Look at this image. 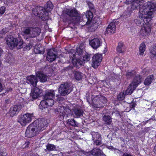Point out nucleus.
<instances>
[{"mask_svg":"<svg viewBox=\"0 0 156 156\" xmlns=\"http://www.w3.org/2000/svg\"><path fill=\"white\" fill-rule=\"evenodd\" d=\"M79 58L78 59H74L73 60V65L76 68H80L83 64V62Z\"/></svg>","mask_w":156,"mask_h":156,"instance_id":"bb28decb","label":"nucleus"},{"mask_svg":"<svg viewBox=\"0 0 156 156\" xmlns=\"http://www.w3.org/2000/svg\"><path fill=\"white\" fill-rule=\"evenodd\" d=\"M14 48L16 47L17 49H20L23 47V41L20 40H18L17 39V41L14 43Z\"/></svg>","mask_w":156,"mask_h":156,"instance_id":"cd10ccee","label":"nucleus"},{"mask_svg":"<svg viewBox=\"0 0 156 156\" xmlns=\"http://www.w3.org/2000/svg\"><path fill=\"white\" fill-rule=\"evenodd\" d=\"M65 13L70 17H73L76 18V20L74 21H78L80 20L81 17L80 13L75 8L72 9H66L65 11Z\"/></svg>","mask_w":156,"mask_h":156,"instance_id":"6e6552de","label":"nucleus"},{"mask_svg":"<svg viewBox=\"0 0 156 156\" xmlns=\"http://www.w3.org/2000/svg\"><path fill=\"white\" fill-rule=\"evenodd\" d=\"M90 44L94 49H96L101 45L100 40L97 38H94L90 41Z\"/></svg>","mask_w":156,"mask_h":156,"instance_id":"6ab92c4d","label":"nucleus"},{"mask_svg":"<svg viewBox=\"0 0 156 156\" xmlns=\"http://www.w3.org/2000/svg\"><path fill=\"white\" fill-rule=\"evenodd\" d=\"M136 88L133 87V86L130 84L127 89L124 92L125 95L131 94L133 90Z\"/></svg>","mask_w":156,"mask_h":156,"instance_id":"473e14b6","label":"nucleus"},{"mask_svg":"<svg viewBox=\"0 0 156 156\" xmlns=\"http://www.w3.org/2000/svg\"><path fill=\"white\" fill-rule=\"evenodd\" d=\"M73 88L70 85L67 83L61 84L58 89V91L60 95L65 96L68 94L72 90Z\"/></svg>","mask_w":156,"mask_h":156,"instance_id":"39448f33","label":"nucleus"},{"mask_svg":"<svg viewBox=\"0 0 156 156\" xmlns=\"http://www.w3.org/2000/svg\"><path fill=\"white\" fill-rule=\"evenodd\" d=\"M23 156H32L30 154V155H29L27 154H25L24 155H23Z\"/></svg>","mask_w":156,"mask_h":156,"instance_id":"e2e57ef3","label":"nucleus"},{"mask_svg":"<svg viewBox=\"0 0 156 156\" xmlns=\"http://www.w3.org/2000/svg\"><path fill=\"white\" fill-rule=\"evenodd\" d=\"M135 106H136V104L133 103H132L130 105V107L131 108H133L135 107Z\"/></svg>","mask_w":156,"mask_h":156,"instance_id":"6e6d98bb","label":"nucleus"},{"mask_svg":"<svg viewBox=\"0 0 156 156\" xmlns=\"http://www.w3.org/2000/svg\"><path fill=\"white\" fill-rule=\"evenodd\" d=\"M42 92V90L37 87L35 88L33 90H31L30 96L34 99L38 98Z\"/></svg>","mask_w":156,"mask_h":156,"instance_id":"aec40b11","label":"nucleus"},{"mask_svg":"<svg viewBox=\"0 0 156 156\" xmlns=\"http://www.w3.org/2000/svg\"><path fill=\"white\" fill-rule=\"evenodd\" d=\"M33 13L35 15L38 16L40 18H44L48 15V12H45L44 8L42 6H38L33 9Z\"/></svg>","mask_w":156,"mask_h":156,"instance_id":"0eeeda50","label":"nucleus"},{"mask_svg":"<svg viewBox=\"0 0 156 156\" xmlns=\"http://www.w3.org/2000/svg\"><path fill=\"white\" fill-rule=\"evenodd\" d=\"M57 53V51L55 48L50 49L48 52L46 60L50 62L53 61L56 58Z\"/></svg>","mask_w":156,"mask_h":156,"instance_id":"9b49d317","label":"nucleus"},{"mask_svg":"<svg viewBox=\"0 0 156 156\" xmlns=\"http://www.w3.org/2000/svg\"><path fill=\"white\" fill-rule=\"evenodd\" d=\"M85 18H84L83 20H82V21H84V23L82 24V21H81L80 22L81 25H85L86 24H88L90 23V22L93 20L92 18L93 17V14L92 12L91 11H89L86 12L85 14Z\"/></svg>","mask_w":156,"mask_h":156,"instance_id":"ddd939ff","label":"nucleus"},{"mask_svg":"<svg viewBox=\"0 0 156 156\" xmlns=\"http://www.w3.org/2000/svg\"><path fill=\"white\" fill-rule=\"evenodd\" d=\"M102 119L105 124L109 125L112 122V118L109 115H104L103 116Z\"/></svg>","mask_w":156,"mask_h":156,"instance_id":"b1692460","label":"nucleus"},{"mask_svg":"<svg viewBox=\"0 0 156 156\" xmlns=\"http://www.w3.org/2000/svg\"><path fill=\"white\" fill-rule=\"evenodd\" d=\"M60 112V115L62 116L63 118L68 117V115L71 112L70 110L68 108H65L64 107H59L58 110Z\"/></svg>","mask_w":156,"mask_h":156,"instance_id":"2eb2a0df","label":"nucleus"},{"mask_svg":"<svg viewBox=\"0 0 156 156\" xmlns=\"http://www.w3.org/2000/svg\"><path fill=\"white\" fill-rule=\"evenodd\" d=\"M73 73L74 77L76 79L80 80L81 79L82 73L81 72L77 71H74Z\"/></svg>","mask_w":156,"mask_h":156,"instance_id":"f704fd0d","label":"nucleus"},{"mask_svg":"<svg viewBox=\"0 0 156 156\" xmlns=\"http://www.w3.org/2000/svg\"><path fill=\"white\" fill-rule=\"evenodd\" d=\"M125 96L124 92H121L117 96V99L119 101H122L124 99Z\"/></svg>","mask_w":156,"mask_h":156,"instance_id":"c03bdc74","label":"nucleus"},{"mask_svg":"<svg viewBox=\"0 0 156 156\" xmlns=\"http://www.w3.org/2000/svg\"><path fill=\"white\" fill-rule=\"evenodd\" d=\"M14 60L13 56L11 54H8L6 55L5 61L9 63H11L13 62Z\"/></svg>","mask_w":156,"mask_h":156,"instance_id":"e433bc0d","label":"nucleus"},{"mask_svg":"<svg viewBox=\"0 0 156 156\" xmlns=\"http://www.w3.org/2000/svg\"><path fill=\"white\" fill-rule=\"evenodd\" d=\"M91 55L88 54H87L84 56L82 55V58L83 57V60L84 61H89L90 59V57Z\"/></svg>","mask_w":156,"mask_h":156,"instance_id":"de8ad7c7","label":"nucleus"},{"mask_svg":"<svg viewBox=\"0 0 156 156\" xmlns=\"http://www.w3.org/2000/svg\"><path fill=\"white\" fill-rule=\"evenodd\" d=\"M53 8V5L51 2L50 1L47 2L46 6H45L44 8L45 12H48L50 11Z\"/></svg>","mask_w":156,"mask_h":156,"instance_id":"c756f323","label":"nucleus"},{"mask_svg":"<svg viewBox=\"0 0 156 156\" xmlns=\"http://www.w3.org/2000/svg\"><path fill=\"white\" fill-rule=\"evenodd\" d=\"M83 50L80 47L78 48H76L75 54L73 55V57H74L76 55H77L78 57L79 56V57H78V58L81 59L82 56L83 55Z\"/></svg>","mask_w":156,"mask_h":156,"instance_id":"a878e982","label":"nucleus"},{"mask_svg":"<svg viewBox=\"0 0 156 156\" xmlns=\"http://www.w3.org/2000/svg\"><path fill=\"white\" fill-rule=\"evenodd\" d=\"M151 27L146 24L142 27L140 32V34L142 36H146L150 34L151 31Z\"/></svg>","mask_w":156,"mask_h":156,"instance_id":"4468645a","label":"nucleus"},{"mask_svg":"<svg viewBox=\"0 0 156 156\" xmlns=\"http://www.w3.org/2000/svg\"><path fill=\"white\" fill-rule=\"evenodd\" d=\"M100 96L97 95L92 100L93 105L97 108H100V104H99Z\"/></svg>","mask_w":156,"mask_h":156,"instance_id":"393cba45","label":"nucleus"},{"mask_svg":"<svg viewBox=\"0 0 156 156\" xmlns=\"http://www.w3.org/2000/svg\"><path fill=\"white\" fill-rule=\"evenodd\" d=\"M46 126H47V122L44 118L36 120L27 127L25 133L26 135L28 137L34 136L39 132L43 130Z\"/></svg>","mask_w":156,"mask_h":156,"instance_id":"f257e3e1","label":"nucleus"},{"mask_svg":"<svg viewBox=\"0 0 156 156\" xmlns=\"http://www.w3.org/2000/svg\"><path fill=\"white\" fill-rule=\"evenodd\" d=\"M131 12L128 10H126L123 13L121 16L124 17V18H127L130 16L131 15Z\"/></svg>","mask_w":156,"mask_h":156,"instance_id":"37998d69","label":"nucleus"},{"mask_svg":"<svg viewBox=\"0 0 156 156\" xmlns=\"http://www.w3.org/2000/svg\"><path fill=\"white\" fill-rule=\"evenodd\" d=\"M36 76L39 78L40 81L42 82H46L47 79V76L41 72L36 73Z\"/></svg>","mask_w":156,"mask_h":156,"instance_id":"5701e85b","label":"nucleus"},{"mask_svg":"<svg viewBox=\"0 0 156 156\" xmlns=\"http://www.w3.org/2000/svg\"><path fill=\"white\" fill-rule=\"evenodd\" d=\"M7 44L10 49H13L14 48V43L16 41L17 38H14L12 36L9 35L5 38Z\"/></svg>","mask_w":156,"mask_h":156,"instance_id":"f8f14e48","label":"nucleus"},{"mask_svg":"<svg viewBox=\"0 0 156 156\" xmlns=\"http://www.w3.org/2000/svg\"><path fill=\"white\" fill-rule=\"evenodd\" d=\"M146 50V45L144 43H142L140 45L139 52V54L142 55Z\"/></svg>","mask_w":156,"mask_h":156,"instance_id":"72a5a7b5","label":"nucleus"},{"mask_svg":"<svg viewBox=\"0 0 156 156\" xmlns=\"http://www.w3.org/2000/svg\"><path fill=\"white\" fill-rule=\"evenodd\" d=\"M156 11V3L152 2H148L147 4L143 6L140 9V18L143 19L144 21L149 22Z\"/></svg>","mask_w":156,"mask_h":156,"instance_id":"f03ea898","label":"nucleus"},{"mask_svg":"<svg viewBox=\"0 0 156 156\" xmlns=\"http://www.w3.org/2000/svg\"><path fill=\"white\" fill-rule=\"evenodd\" d=\"M106 99L103 96H100L99 104H100V108L104 106L103 104L106 103Z\"/></svg>","mask_w":156,"mask_h":156,"instance_id":"c9c22d12","label":"nucleus"},{"mask_svg":"<svg viewBox=\"0 0 156 156\" xmlns=\"http://www.w3.org/2000/svg\"><path fill=\"white\" fill-rule=\"evenodd\" d=\"M116 26V24L115 22H111L107 28L105 34H114L115 31Z\"/></svg>","mask_w":156,"mask_h":156,"instance_id":"a211bd4d","label":"nucleus"},{"mask_svg":"<svg viewBox=\"0 0 156 156\" xmlns=\"http://www.w3.org/2000/svg\"><path fill=\"white\" fill-rule=\"evenodd\" d=\"M5 102L6 104H8L10 102V101L9 99H6L5 100Z\"/></svg>","mask_w":156,"mask_h":156,"instance_id":"13d9d810","label":"nucleus"},{"mask_svg":"<svg viewBox=\"0 0 156 156\" xmlns=\"http://www.w3.org/2000/svg\"><path fill=\"white\" fill-rule=\"evenodd\" d=\"M101 137L98 138L97 139L93 140V144L96 146H100L102 144L101 142Z\"/></svg>","mask_w":156,"mask_h":156,"instance_id":"a19ab883","label":"nucleus"},{"mask_svg":"<svg viewBox=\"0 0 156 156\" xmlns=\"http://www.w3.org/2000/svg\"><path fill=\"white\" fill-rule=\"evenodd\" d=\"M87 5L90 8V9L91 10H93L94 9V6L93 4L91 2H88L87 3Z\"/></svg>","mask_w":156,"mask_h":156,"instance_id":"8fccbe9b","label":"nucleus"},{"mask_svg":"<svg viewBox=\"0 0 156 156\" xmlns=\"http://www.w3.org/2000/svg\"><path fill=\"white\" fill-rule=\"evenodd\" d=\"M40 33L41 30L38 27H27L24 28L22 33L23 36L33 38L38 36Z\"/></svg>","mask_w":156,"mask_h":156,"instance_id":"20e7f679","label":"nucleus"},{"mask_svg":"<svg viewBox=\"0 0 156 156\" xmlns=\"http://www.w3.org/2000/svg\"><path fill=\"white\" fill-rule=\"evenodd\" d=\"M60 99H62V100H63V97H60V98H58V100L59 101H60Z\"/></svg>","mask_w":156,"mask_h":156,"instance_id":"0e129e2a","label":"nucleus"},{"mask_svg":"<svg viewBox=\"0 0 156 156\" xmlns=\"http://www.w3.org/2000/svg\"><path fill=\"white\" fill-rule=\"evenodd\" d=\"M10 29H7L6 28L3 29L2 30V31L4 33H5L8 32H9Z\"/></svg>","mask_w":156,"mask_h":156,"instance_id":"5fc2aeb1","label":"nucleus"},{"mask_svg":"<svg viewBox=\"0 0 156 156\" xmlns=\"http://www.w3.org/2000/svg\"><path fill=\"white\" fill-rule=\"evenodd\" d=\"M67 124L74 127L78 126L79 124L74 119H70L67 121Z\"/></svg>","mask_w":156,"mask_h":156,"instance_id":"7c9ffc66","label":"nucleus"},{"mask_svg":"<svg viewBox=\"0 0 156 156\" xmlns=\"http://www.w3.org/2000/svg\"><path fill=\"white\" fill-rule=\"evenodd\" d=\"M135 72L134 71H127L126 72V76L128 78H130L133 76L135 75Z\"/></svg>","mask_w":156,"mask_h":156,"instance_id":"49530a36","label":"nucleus"},{"mask_svg":"<svg viewBox=\"0 0 156 156\" xmlns=\"http://www.w3.org/2000/svg\"><path fill=\"white\" fill-rule=\"evenodd\" d=\"M150 51L153 57L156 56V45H154L151 48Z\"/></svg>","mask_w":156,"mask_h":156,"instance_id":"a18cd8bd","label":"nucleus"},{"mask_svg":"<svg viewBox=\"0 0 156 156\" xmlns=\"http://www.w3.org/2000/svg\"><path fill=\"white\" fill-rule=\"evenodd\" d=\"M55 96L53 90H49L45 93L43 96V100L42 101L40 104L44 108H47L49 106L53 105L54 101L53 99Z\"/></svg>","mask_w":156,"mask_h":156,"instance_id":"7ed1b4c3","label":"nucleus"},{"mask_svg":"<svg viewBox=\"0 0 156 156\" xmlns=\"http://www.w3.org/2000/svg\"><path fill=\"white\" fill-rule=\"evenodd\" d=\"M26 82L27 83L31 84L33 87H35L37 82V76L33 75L28 76L27 77Z\"/></svg>","mask_w":156,"mask_h":156,"instance_id":"f3484780","label":"nucleus"},{"mask_svg":"<svg viewBox=\"0 0 156 156\" xmlns=\"http://www.w3.org/2000/svg\"><path fill=\"white\" fill-rule=\"evenodd\" d=\"M35 50H36V49H35L34 51L35 52ZM43 51H41L40 50H39V51H36V53H40V54H41L42 53Z\"/></svg>","mask_w":156,"mask_h":156,"instance_id":"052dcab7","label":"nucleus"},{"mask_svg":"<svg viewBox=\"0 0 156 156\" xmlns=\"http://www.w3.org/2000/svg\"><path fill=\"white\" fill-rule=\"evenodd\" d=\"M83 111L80 109H75L74 110V114L76 117L82 115Z\"/></svg>","mask_w":156,"mask_h":156,"instance_id":"4c0bfd02","label":"nucleus"},{"mask_svg":"<svg viewBox=\"0 0 156 156\" xmlns=\"http://www.w3.org/2000/svg\"><path fill=\"white\" fill-rule=\"evenodd\" d=\"M47 149L49 151L55 150H56V147L53 144H48L46 146Z\"/></svg>","mask_w":156,"mask_h":156,"instance_id":"79ce46f5","label":"nucleus"},{"mask_svg":"<svg viewBox=\"0 0 156 156\" xmlns=\"http://www.w3.org/2000/svg\"><path fill=\"white\" fill-rule=\"evenodd\" d=\"M86 24L88 26V28L90 30L92 31H94L98 28V23L97 22H95L94 20L90 22L89 24Z\"/></svg>","mask_w":156,"mask_h":156,"instance_id":"412c9836","label":"nucleus"},{"mask_svg":"<svg viewBox=\"0 0 156 156\" xmlns=\"http://www.w3.org/2000/svg\"><path fill=\"white\" fill-rule=\"evenodd\" d=\"M115 76V79H117V80H118L119 78V76Z\"/></svg>","mask_w":156,"mask_h":156,"instance_id":"680f3d73","label":"nucleus"},{"mask_svg":"<svg viewBox=\"0 0 156 156\" xmlns=\"http://www.w3.org/2000/svg\"><path fill=\"white\" fill-rule=\"evenodd\" d=\"M32 46L31 44H29L28 45H27L25 47V49L27 50H29L31 48Z\"/></svg>","mask_w":156,"mask_h":156,"instance_id":"603ef678","label":"nucleus"},{"mask_svg":"<svg viewBox=\"0 0 156 156\" xmlns=\"http://www.w3.org/2000/svg\"><path fill=\"white\" fill-rule=\"evenodd\" d=\"M21 108L20 105H16L11 107L9 112V114L10 116L13 117L15 115L18 113Z\"/></svg>","mask_w":156,"mask_h":156,"instance_id":"dca6fc26","label":"nucleus"},{"mask_svg":"<svg viewBox=\"0 0 156 156\" xmlns=\"http://www.w3.org/2000/svg\"><path fill=\"white\" fill-rule=\"evenodd\" d=\"M91 134L92 136V140L101 137V135L97 132H92Z\"/></svg>","mask_w":156,"mask_h":156,"instance_id":"58836bf2","label":"nucleus"},{"mask_svg":"<svg viewBox=\"0 0 156 156\" xmlns=\"http://www.w3.org/2000/svg\"><path fill=\"white\" fill-rule=\"evenodd\" d=\"M5 89V87L2 85V84L0 82V92Z\"/></svg>","mask_w":156,"mask_h":156,"instance_id":"864d4df0","label":"nucleus"},{"mask_svg":"<svg viewBox=\"0 0 156 156\" xmlns=\"http://www.w3.org/2000/svg\"><path fill=\"white\" fill-rule=\"evenodd\" d=\"M154 76L152 75L148 76L145 80L144 83L145 85H149L151 84L154 79Z\"/></svg>","mask_w":156,"mask_h":156,"instance_id":"c85d7f7f","label":"nucleus"},{"mask_svg":"<svg viewBox=\"0 0 156 156\" xmlns=\"http://www.w3.org/2000/svg\"><path fill=\"white\" fill-rule=\"evenodd\" d=\"M102 59V55L97 53L94 55L92 58V66L94 68H97L99 66Z\"/></svg>","mask_w":156,"mask_h":156,"instance_id":"1a4fd4ad","label":"nucleus"},{"mask_svg":"<svg viewBox=\"0 0 156 156\" xmlns=\"http://www.w3.org/2000/svg\"><path fill=\"white\" fill-rule=\"evenodd\" d=\"M108 148L109 149L112 150V149H115L114 147L112 146H108Z\"/></svg>","mask_w":156,"mask_h":156,"instance_id":"bf43d9fd","label":"nucleus"},{"mask_svg":"<svg viewBox=\"0 0 156 156\" xmlns=\"http://www.w3.org/2000/svg\"><path fill=\"white\" fill-rule=\"evenodd\" d=\"M82 152L87 156H89L90 155L93 156H102L103 155L102 151L99 148H94L90 152H85L83 151Z\"/></svg>","mask_w":156,"mask_h":156,"instance_id":"9d476101","label":"nucleus"},{"mask_svg":"<svg viewBox=\"0 0 156 156\" xmlns=\"http://www.w3.org/2000/svg\"><path fill=\"white\" fill-rule=\"evenodd\" d=\"M30 143L29 142H26L25 144H24L23 145H22V148H27L28 147Z\"/></svg>","mask_w":156,"mask_h":156,"instance_id":"3c124183","label":"nucleus"},{"mask_svg":"<svg viewBox=\"0 0 156 156\" xmlns=\"http://www.w3.org/2000/svg\"><path fill=\"white\" fill-rule=\"evenodd\" d=\"M34 117L33 114L27 113L20 116L18 118L17 122L23 126H25L27 123L30 122Z\"/></svg>","mask_w":156,"mask_h":156,"instance_id":"423d86ee","label":"nucleus"},{"mask_svg":"<svg viewBox=\"0 0 156 156\" xmlns=\"http://www.w3.org/2000/svg\"><path fill=\"white\" fill-rule=\"evenodd\" d=\"M122 156H132V155L126 153H125L123 154Z\"/></svg>","mask_w":156,"mask_h":156,"instance_id":"4d7b16f0","label":"nucleus"},{"mask_svg":"<svg viewBox=\"0 0 156 156\" xmlns=\"http://www.w3.org/2000/svg\"><path fill=\"white\" fill-rule=\"evenodd\" d=\"M5 11V8L4 6H2L0 8V14H3Z\"/></svg>","mask_w":156,"mask_h":156,"instance_id":"09e8293b","label":"nucleus"},{"mask_svg":"<svg viewBox=\"0 0 156 156\" xmlns=\"http://www.w3.org/2000/svg\"><path fill=\"white\" fill-rule=\"evenodd\" d=\"M123 44L122 42H119V43L118 45L117 48V51L119 53H122L123 52L122 51V47H123Z\"/></svg>","mask_w":156,"mask_h":156,"instance_id":"ea45409f","label":"nucleus"},{"mask_svg":"<svg viewBox=\"0 0 156 156\" xmlns=\"http://www.w3.org/2000/svg\"><path fill=\"white\" fill-rule=\"evenodd\" d=\"M134 22L135 23H136L138 26H141V24H144L143 22H144L146 24V23H148L149 22H147V21H144L143 19H142L140 18L139 16V17L137 19H135L134 20Z\"/></svg>","mask_w":156,"mask_h":156,"instance_id":"2f4dec72","label":"nucleus"},{"mask_svg":"<svg viewBox=\"0 0 156 156\" xmlns=\"http://www.w3.org/2000/svg\"><path fill=\"white\" fill-rule=\"evenodd\" d=\"M142 79V77L140 75L136 76L134 78L133 81L130 84L133 86V87L136 88L138 84L141 82Z\"/></svg>","mask_w":156,"mask_h":156,"instance_id":"4be33fe9","label":"nucleus"},{"mask_svg":"<svg viewBox=\"0 0 156 156\" xmlns=\"http://www.w3.org/2000/svg\"><path fill=\"white\" fill-rule=\"evenodd\" d=\"M12 90V89L11 88H9V90H7V92H8L9 91H11Z\"/></svg>","mask_w":156,"mask_h":156,"instance_id":"69168bd1","label":"nucleus"},{"mask_svg":"<svg viewBox=\"0 0 156 156\" xmlns=\"http://www.w3.org/2000/svg\"><path fill=\"white\" fill-rule=\"evenodd\" d=\"M69 67H67V69H68V68H69Z\"/></svg>","mask_w":156,"mask_h":156,"instance_id":"338daca9","label":"nucleus"}]
</instances>
